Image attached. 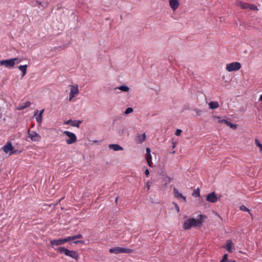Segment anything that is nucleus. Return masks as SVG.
Instances as JSON below:
<instances>
[{
  "instance_id": "nucleus-1",
  "label": "nucleus",
  "mask_w": 262,
  "mask_h": 262,
  "mask_svg": "<svg viewBox=\"0 0 262 262\" xmlns=\"http://www.w3.org/2000/svg\"><path fill=\"white\" fill-rule=\"evenodd\" d=\"M206 217L205 215L200 214L198 215V219L190 218L186 220L183 224V228L185 230L190 229L192 227H200L203 223V218Z\"/></svg>"
},
{
  "instance_id": "nucleus-2",
  "label": "nucleus",
  "mask_w": 262,
  "mask_h": 262,
  "mask_svg": "<svg viewBox=\"0 0 262 262\" xmlns=\"http://www.w3.org/2000/svg\"><path fill=\"white\" fill-rule=\"evenodd\" d=\"M55 251L60 253H64L66 256H68L76 260H78L79 255L78 253L74 250H70L63 247H59L54 249Z\"/></svg>"
},
{
  "instance_id": "nucleus-3",
  "label": "nucleus",
  "mask_w": 262,
  "mask_h": 262,
  "mask_svg": "<svg viewBox=\"0 0 262 262\" xmlns=\"http://www.w3.org/2000/svg\"><path fill=\"white\" fill-rule=\"evenodd\" d=\"M109 251L111 253L119 254L120 253H130L133 252V250L128 248L115 247L110 248Z\"/></svg>"
},
{
  "instance_id": "nucleus-4",
  "label": "nucleus",
  "mask_w": 262,
  "mask_h": 262,
  "mask_svg": "<svg viewBox=\"0 0 262 262\" xmlns=\"http://www.w3.org/2000/svg\"><path fill=\"white\" fill-rule=\"evenodd\" d=\"M63 134L68 136V139L66 140L67 144H72L77 142V137L75 134L69 131H64Z\"/></svg>"
},
{
  "instance_id": "nucleus-5",
  "label": "nucleus",
  "mask_w": 262,
  "mask_h": 262,
  "mask_svg": "<svg viewBox=\"0 0 262 262\" xmlns=\"http://www.w3.org/2000/svg\"><path fill=\"white\" fill-rule=\"evenodd\" d=\"M18 60L17 58H11L9 59L3 60L0 61V66H5L7 68H12L14 67L15 60Z\"/></svg>"
},
{
  "instance_id": "nucleus-6",
  "label": "nucleus",
  "mask_w": 262,
  "mask_h": 262,
  "mask_svg": "<svg viewBox=\"0 0 262 262\" xmlns=\"http://www.w3.org/2000/svg\"><path fill=\"white\" fill-rule=\"evenodd\" d=\"M241 68V64L238 62H233L226 64V69L228 72L236 71Z\"/></svg>"
},
{
  "instance_id": "nucleus-7",
  "label": "nucleus",
  "mask_w": 262,
  "mask_h": 262,
  "mask_svg": "<svg viewBox=\"0 0 262 262\" xmlns=\"http://www.w3.org/2000/svg\"><path fill=\"white\" fill-rule=\"evenodd\" d=\"M28 137L33 142H39L41 140V136L34 130L29 129L28 131Z\"/></svg>"
},
{
  "instance_id": "nucleus-8",
  "label": "nucleus",
  "mask_w": 262,
  "mask_h": 262,
  "mask_svg": "<svg viewBox=\"0 0 262 262\" xmlns=\"http://www.w3.org/2000/svg\"><path fill=\"white\" fill-rule=\"evenodd\" d=\"M68 242H69L68 237H67L64 238H58L51 240L50 241V243L53 246H59L62 245Z\"/></svg>"
},
{
  "instance_id": "nucleus-9",
  "label": "nucleus",
  "mask_w": 262,
  "mask_h": 262,
  "mask_svg": "<svg viewBox=\"0 0 262 262\" xmlns=\"http://www.w3.org/2000/svg\"><path fill=\"white\" fill-rule=\"evenodd\" d=\"M70 92L69 95V101H71L78 93L79 90L77 84L70 85Z\"/></svg>"
},
{
  "instance_id": "nucleus-10",
  "label": "nucleus",
  "mask_w": 262,
  "mask_h": 262,
  "mask_svg": "<svg viewBox=\"0 0 262 262\" xmlns=\"http://www.w3.org/2000/svg\"><path fill=\"white\" fill-rule=\"evenodd\" d=\"M2 148L3 151L6 154L11 151V152L9 154V155H11L15 153V152L12 151L13 147L12 144L10 142H8L6 145H5Z\"/></svg>"
},
{
  "instance_id": "nucleus-11",
  "label": "nucleus",
  "mask_w": 262,
  "mask_h": 262,
  "mask_svg": "<svg viewBox=\"0 0 262 262\" xmlns=\"http://www.w3.org/2000/svg\"><path fill=\"white\" fill-rule=\"evenodd\" d=\"M218 198L214 192L209 193L206 198V200L210 203H215L217 201Z\"/></svg>"
},
{
  "instance_id": "nucleus-12",
  "label": "nucleus",
  "mask_w": 262,
  "mask_h": 262,
  "mask_svg": "<svg viewBox=\"0 0 262 262\" xmlns=\"http://www.w3.org/2000/svg\"><path fill=\"white\" fill-rule=\"evenodd\" d=\"M223 247L229 253H232L233 249V244L232 241L231 239H228L226 241V245L224 246Z\"/></svg>"
},
{
  "instance_id": "nucleus-13",
  "label": "nucleus",
  "mask_w": 262,
  "mask_h": 262,
  "mask_svg": "<svg viewBox=\"0 0 262 262\" xmlns=\"http://www.w3.org/2000/svg\"><path fill=\"white\" fill-rule=\"evenodd\" d=\"M173 194L175 198L178 199L181 198L184 203L186 202V198L181 193H180L179 190L176 188H173Z\"/></svg>"
},
{
  "instance_id": "nucleus-14",
  "label": "nucleus",
  "mask_w": 262,
  "mask_h": 262,
  "mask_svg": "<svg viewBox=\"0 0 262 262\" xmlns=\"http://www.w3.org/2000/svg\"><path fill=\"white\" fill-rule=\"evenodd\" d=\"M82 123L81 121L80 120H73L70 119L67 121L64 122V124H70V125L78 127L79 126L80 124Z\"/></svg>"
},
{
  "instance_id": "nucleus-15",
  "label": "nucleus",
  "mask_w": 262,
  "mask_h": 262,
  "mask_svg": "<svg viewBox=\"0 0 262 262\" xmlns=\"http://www.w3.org/2000/svg\"><path fill=\"white\" fill-rule=\"evenodd\" d=\"M169 6L173 10H177L180 6L178 0H169Z\"/></svg>"
},
{
  "instance_id": "nucleus-16",
  "label": "nucleus",
  "mask_w": 262,
  "mask_h": 262,
  "mask_svg": "<svg viewBox=\"0 0 262 262\" xmlns=\"http://www.w3.org/2000/svg\"><path fill=\"white\" fill-rule=\"evenodd\" d=\"M235 4L236 6L240 7L243 9H249L250 4L239 1H237Z\"/></svg>"
},
{
  "instance_id": "nucleus-17",
  "label": "nucleus",
  "mask_w": 262,
  "mask_h": 262,
  "mask_svg": "<svg viewBox=\"0 0 262 262\" xmlns=\"http://www.w3.org/2000/svg\"><path fill=\"white\" fill-rule=\"evenodd\" d=\"M146 139V135L145 134L142 135H138L136 138V141L138 143H143Z\"/></svg>"
},
{
  "instance_id": "nucleus-18",
  "label": "nucleus",
  "mask_w": 262,
  "mask_h": 262,
  "mask_svg": "<svg viewBox=\"0 0 262 262\" xmlns=\"http://www.w3.org/2000/svg\"><path fill=\"white\" fill-rule=\"evenodd\" d=\"M109 148L115 151L122 150L123 148L118 144H110Z\"/></svg>"
},
{
  "instance_id": "nucleus-19",
  "label": "nucleus",
  "mask_w": 262,
  "mask_h": 262,
  "mask_svg": "<svg viewBox=\"0 0 262 262\" xmlns=\"http://www.w3.org/2000/svg\"><path fill=\"white\" fill-rule=\"evenodd\" d=\"M31 105V102L30 101H27L24 103L19 104L18 107V110H22L27 107H29Z\"/></svg>"
},
{
  "instance_id": "nucleus-20",
  "label": "nucleus",
  "mask_w": 262,
  "mask_h": 262,
  "mask_svg": "<svg viewBox=\"0 0 262 262\" xmlns=\"http://www.w3.org/2000/svg\"><path fill=\"white\" fill-rule=\"evenodd\" d=\"M18 68L23 73L22 77L24 76L26 74L27 65L19 66Z\"/></svg>"
},
{
  "instance_id": "nucleus-21",
  "label": "nucleus",
  "mask_w": 262,
  "mask_h": 262,
  "mask_svg": "<svg viewBox=\"0 0 262 262\" xmlns=\"http://www.w3.org/2000/svg\"><path fill=\"white\" fill-rule=\"evenodd\" d=\"M209 105L211 109H216L219 107V103L217 101H211L209 103Z\"/></svg>"
},
{
  "instance_id": "nucleus-22",
  "label": "nucleus",
  "mask_w": 262,
  "mask_h": 262,
  "mask_svg": "<svg viewBox=\"0 0 262 262\" xmlns=\"http://www.w3.org/2000/svg\"><path fill=\"white\" fill-rule=\"evenodd\" d=\"M35 5H39L41 7L44 8H46V7H48V6L49 5V2L47 1V2L42 3V2H41L39 1H35Z\"/></svg>"
},
{
  "instance_id": "nucleus-23",
  "label": "nucleus",
  "mask_w": 262,
  "mask_h": 262,
  "mask_svg": "<svg viewBox=\"0 0 262 262\" xmlns=\"http://www.w3.org/2000/svg\"><path fill=\"white\" fill-rule=\"evenodd\" d=\"M68 237L69 241H71L75 240L76 239L82 238L83 237V236L81 234H77V235H75L74 236H68Z\"/></svg>"
},
{
  "instance_id": "nucleus-24",
  "label": "nucleus",
  "mask_w": 262,
  "mask_h": 262,
  "mask_svg": "<svg viewBox=\"0 0 262 262\" xmlns=\"http://www.w3.org/2000/svg\"><path fill=\"white\" fill-rule=\"evenodd\" d=\"M146 161L147 162L148 165L149 167H151V166L152 165V161H151V154H149V155L148 154H146Z\"/></svg>"
},
{
  "instance_id": "nucleus-25",
  "label": "nucleus",
  "mask_w": 262,
  "mask_h": 262,
  "mask_svg": "<svg viewBox=\"0 0 262 262\" xmlns=\"http://www.w3.org/2000/svg\"><path fill=\"white\" fill-rule=\"evenodd\" d=\"M255 144L259 148V152H262V144L260 143L259 140L257 138L255 139Z\"/></svg>"
},
{
  "instance_id": "nucleus-26",
  "label": "nucleus",
  "mask_w": 262,
  "mask_h": 262,
  "mask_svg": "<svg viewBox=\"0 0 262 262\" xmlns=\"http://www.w3.org/2000/svg\"><path fill=\"white\" fill-rule=\"evenodd\" d=\"M118 89L123 92H128L129 88L126 85H121L118 88Z\"/></svg>"
},
{
  "instance_id": "nucleus-27",
  "label": "nucleus",
  "mask_w": 262,
  "mask_h": 262,
  "mask_svg": "<svg viewBox=\"0 0 262 262\" xmlns=\"http://www.w3.org/2000/svg\"><path fill=\"white\" fill-rule=\"evenodd\" d=\"M192 195L195 197L200 196V192L199 188H197L194 190L192 193Z\"/></svg>"
},
{
  "instance_id": "nucleus-28",
  "label": "nucleus",
  "mask_w": 262,
  "mask_h": 262,
  "mask_svg": "<svg viewBox=\"0 0 262 262\" xmlns=\"http://www.w3.org/2000/svg\"><path fill=\"white\" fill-rule=\"evenodd\" d=\"M216 118L219 119L218 122L220 123H225L227 125L228 122H229L227 120L222 119L219 117H217Z\"/></svg>"
},
{
  "instance_id": "nucleus-29",
  "label": "nucleus",
  "mask_w": 262,
  "mask_h": 262,
  "mask_svg": "<svg viewBox=\"0 0 262 262\" xmlns=\"http://www.w3.org/2000/svg\"><path fill=\"white\" fill-rule=\"evenodd\" d=\"M239 209L241 210L242 211H246V212H248L250 213V210L247 208L244 205H242L240 206L239 207Z\"/></svg>"
},
{
  "instance_id": "nucleus-30",
  "label": "nucleus",
  "mask_w": 262,
  "mask_h": 262,
  "mask_svg": "<svg viewBox=\"0 0 262 262\" xmlns=\"http://www.w3.org/2000/svg\"><path fill=\"white\" fill-rule=\"evenodd\" d=\"M133 112V108L132 107H128L125 111L124 114L128 115Z\"/></svg>"
},
{
  "instance_id": "nucleus-31",
  "label": "nucleus",
  "mask_w": 262,
  "mask_h": 262,
  "mask_svg": "<svg viewBox=\"0 0 262 262\" xmlns=\"http://www.w3.org/2000/svg\"><path fill=\"white\" fill-rule=\"evenodd\" d=\"M227 125L230 127L231 128H233V129H235L237 127L236 125L232 124L229 121L228 122Z\"/></svg>"
},
{
  "instance_id": "nucleus-32",
  "label": "nucleus",
  "mask_w": 262,
  "mask_h": 262,
  "mask_svg": "<svg viewBox=\"0 0 262 262\" xmlns=\"http://www.w3.org/2000/svg\"><path fill=\"white\" fill-rule=\"evenodd\" d=\"M249 9L250 10H255V11L258 10V8H257V6H254V5H252V4H250Z\"/></svg>"
},
{
  "instance_id": "nucleus-33",
  "label": "nucleus",
  "mask_w": 262,
  "mask_h": 262,
  "mask_svg": "<svg viewBox=\"0 0 262 262\" xmlns=\"http://www.w3.org/2000/svg\"><path fill=\"white\" fill-rule=\"evenodd\" d=\"M228 260V254H225L224 255L222 259L220 262H225Z\"/></svg>"
},
{
  "instance_id": "nucleus-34",
  "label": "nucleus",
  "mask_w": 262,
  "mask_h": 262,
  "mask_svg": "<svg viewBox=\"0 0 262 262\" xmlns=\"http://www.w3.org/2000/svg\"><path fill=\"white\" fill-rule=\"evenodd\" d=\"M36 120L39 124H40L42 122V117L38 116L36 118Z\"/></svg>"
},
{
  "instance_id": "nucleus-35",
  "label": "nucleus",
  "mask_w": 262,
  "mask_h": 262,
  "mask_svg": "<svg viewBox=\"0 0 262 262\" xmlns=\"http://www.w3.org/2000/svg\"><path fill=\"white\" fill-rule=\"evenodd\" d=\"M172 204L174 205V208L178 212L180 211V208L178 204L174 202H173Z\"/></svg>"
},
{
  "instance_id": "nucleus-36",
  "label": "nucleus",
  "mask_w": 262,
  "mask_h": 262,
  "mask_svg": "<svg viewBox=\"0 0 262 262\" xmlns=\"http://www.w3.org/2000/svg\"><path fill=\"white\" fill-rule=\"evenodd\" d=\"M182 132V130L180 129H177L176 131L175 135L177 136H180Z\"/></svg>"
},
{
  "instance_id": "nucleus-37",
  "label": "nucleus",
  "mask_w": 262,
  "mask_h": 262,
  "mask_svg": "<svg viewBox=\"0 0 262 262\" xmlns=\"http://www.w3.org/2000/svg\"><path fill=\"white\" fill-rule=\"evenodd\" d=\"M74 244H84V242L83 241H76L73 242Z\"/></svg>"
},
{
  "instance_id": "nucleus-38",
  "label": "nucleus",
  "mask_w": 262,
  "mask_h": 262,
  "mask_svg": "<svg viewBox=\"0 0 262 262\" xmlns=\"http://www.w3.org/2000/svg\"><path fill=\"white\" fill-rule=\"evenodd\" d=\"M146 187L147 188V190H148L150 188V184L149 182H147L146 185Z\"/></svg>"
},
{
  "instance_id": "nucleus-39",
  "label": "nucleus",
  "mask_w": 262,
  "mask_h": 262,
  "mask_svg": "<svg viewBox=\"0 0 262 262\" xmlns=\"http://www.w3.org/2000/svg\"><path fill=\"white\" fill-rule=\"evenodd\" d=\"M145 174L146 175V177H148L149 175V171L148 170V169H146L145 171Z\"/></svg>"
},
{
  "instance_id": "nucleus-40",
  "label": "nucleus",
  "mask_w": 262,
  "mask_h": 262,
  "mask_svg": "<svg viewBox=\"0 0 262 262\" xmlns=\"http://www.w3.org/2000/svg\"><path fill=\"white\" fill-rule=\"evenodd\" d=\"M44 111H45L44 109L41 110L40 111V112H39V113L38 116L42 117V114L43 113Z\"/></svg>"
},
{
  "instance_id": "nucleus-41",
  "label": "nucleus",
  "mask_w": 262,
  "mask_h": 262,
  "mask_svg": "<svg viewBox=\"0 0 262 262\" xmlns=\"http://www.w3.org/2000/svg\"><path fill=\"white\" fill-rule=\"evenodd\" d=\"M146 154H150V149L149 147L146 148Z\"/></svg>"
},
{
  "instance_id": "nucleus-42",
  "label": "nucleus",
  "mask_w": 262,
  "mask_h": 262,
  "mask_svg": "<svg viewBox=\"0 0 262 262\" xmlns=\"http://www.w3.org/2000/svg\"><path fill=\"white\" fill-rule=\"evenodd\" d=\"M176 143L174 141H173L172 142V148H174L176 147Z\"/></svg>"
},
{
  "instance_id": "nucleus-43",
  "label": "nucleus",
  "mask_w": 262,
  "mask_h": 262,
  "mask_svg": "<svg viewBox=\"0 0 262 262\" xmlns=\"http://www.w3.org/2000/svg\"><path fill=\"white\" fill-rule=\"evenodd\" d=\"M21 60L20 59H19V58H18V60H15V61H16L17 63H18L20 62H21Z\"/></svg>"
},
{
  "instance_id": "nucleus-44",
  "label": "nucleus",
  "mask_w": 262,
  "mask_h": 262,
  "mask_svg": "<svg viewBox=\"0 0 262 262\" xmlns=\"http://www.w3.org/2000/svg\"><path fill=\"white\" fill-rule=\"evenodd\" d=\"M259 100L262 101V94L260 96Z\"/></svg>"
},
{
  "instance_id": "nucleus-45",
  "label": "nucleus",
  "mask_w": 262,
  "mask_h": 262,
  "mask_svg": "<svg viewBox=\"0 0 262 262\" xmlns=\"http://www.w3.org/2000/svg\"><path fill=\"white\" fill-rule=\"evenodd\" d=\"M225 262H235V261H234V260H233V261H231V260H230H230H227L226 261H225Z\"/></svg>"
},
{
  "instance_id": "nucleus-46",
  "label": "nucleus",
  "mask_w": 262,
  "mask_h": 262,
  "mask_svg": "<svg viewBox=\"0 0 262 262\" xmlns=\"http://www.w3.org/2000/svg\"><path fill=\"white\" fill-rule=\"evenodd\" d=\"M37 113H38V111H37V110H36V111H35V113H34V115H37Z\"/></svg>"
},
{
  "instance_id": "nucleus-47",
  "label": "nucleus",
  "mask_w": 262,
  "mask_h": 262,
  "mask_svg": "<svg viewBox=\"0 0 262 262\" xmlns=\"http://www.w3.org/2000/svg\"><path fill=\"white\" fill-rule=\"evenodd\" d=\"M118 198H119V196H117V198L116 199V203L117 202Z\"/></svg>"
},
{
  "instance_id": "nucleus-48",
  "label": "nucleus",
  "mask_w": 262,
  "mask_h": 262,
  "mask_svg": "<svg viewBox=\"0 0 262 262\" xmlns=\"http://www.w3.org/2000/svg\"><path fill=\"white\" fill-rule=\"evenodd\" d=\"M175 153V151H173L171 152H170L171 154H173Z\"/></svg>"
}]
</instances>
